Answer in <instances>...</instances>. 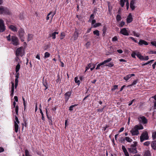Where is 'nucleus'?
I'll return each instance as SVG.
<instances>
[{
  "mask_svg": "<svg viewBox=\"0 0 156 156\" xmlns=\"http://www.w3.org/2000/svg\"><path fill=\"white\" fill-rule=\"evenodd\" d=\"M144 127L142 125H135L133 128L130 131L132 136L137 135L139 133L138 130L142 129Z\"/></svg>",
  "mask_w": 156,
  "mask_h": 156,
  "instance_id": "1",
  "label": "nucleus"
},
{
  "mask_svg": "<svg viewBox=\"0 0 156 156\" xmlns=\"http://www.w3.org/2000/svg\"><path fill=\"white\" fill-rule=\"evenodd\" d=\"M10 12L9 10L6 7L0 6V14L10 15Z\"/></svg>",
  "mask_w": 156,
  "mask_h": 156,
  "instance_id": "2",
  "label": "nucleus"
},
{
  "mask_svg": "<svg viewBox=\"0 0 156 156\" xmlns=\"http://www.w3.org/2000/svg\"><path fill=\"white\" fill-rule=\"evenodd\" d=\"M148 139L149 136L147 131L143 132L140 136V140L141 142H143L144 140H147Z\"/></svg>",
  "mask_w": 156,
  "mask_h": 156,
  "instance_id": "3",
  "label": "nucleus"
},
{
  "mask_svg": "<svg viewBox=\"0 0 156 156\" xmlns=\"http://www.w3.org/2000/svg\"><path fill=\"white\" fill-rule=\"evenodd\" d=\"M18 33L19 36L20 38L21 41H23L24 40V35L25 34L24 30L22 28H21L18 31Z\"/></svg>",
  "mask_w": 156,
  "mask_h": 156,
  "instance_id": "4",
  "label": "nucleus"
},
{
  "mask_svg": "<svg viewBox=\"0 0 156 156\" xmlns=\"http://www.w3.org/2000/svg\"><path fill=\"white\" fill-rule=\"evenodd\" d=\"M24 51L22 47L19 48L16 50V56H22L24 55Z\"/></svg>",
  "mask_w": 156,
  "mask_h": 156,
  "instance_id": "5",
  "label": "nucleus"
},
{
  "mask_svg": "<svg viewBox=\"0 0 156 156\" xmlns=\"http://www.w3.org/2000/svg\"><path fill=\"white\" fill-rule=\"evenodd\" d=\"M12 43L15 46L19 44L18 38L14 36H12L11 37Z\"/></svg>",
  "mask_w": 156,
  "mask_h": 156,
  "instance_id": "6",
  "label": "nucleus"
},
{
  "mask_svg": "<svg viewBox=\"0 0 156 156\" xmlns=\"http://www.w3.org/2000/svg\"><path fill=\"white\" fill-rule=\"evenodd\" d=\"M5 30V26L3 20L0 19V32H4Z\"/></svg>",
  "mask_w": 156,
  "mask_h": 156,
  "instance_id": "7",
  "label": "nucleus"
},
{
  "mask_svg": "<svg viewBox=\"0 0 156 156\" xmlns=\"http://www.w3.org/2000/svg\"><path fill=\"white\" fill-rule=\"evenodd\" d=\"M138 119L140 122L142 123L143 124H146L147 122V119L144 116L138 117Z\"/></svg>",
  "mask_w": 156,
  "mask_h": 156,
  "instance_id": "8",
  "label": "nucleus"
},
{
  "mask_svg": "<svg viewBox=\"0 0 156 156\" xmlns=\"http://www.w3.org/2000/svg\"><path fill=\"white\" fill-rule=\"evenodd\" d=\"M71 93L69 91L67 92L65 94V100L66 102H67L71 96Z\"/></svg>",
  "mask_w": 156,
  "mask_h": 156,
  "instance_id": "9",
  "label": "nucleus"
},
{
  "mask_svg": "<svg viewBox=\"0 0 156 156\" xmlns=\"http://www.w3.org/2000/svg\"><path fill=\"white\" fill-rule=\"evenodd\" d=\"M120 33L125 36H128L129 33L126 28H123L120 31Z\"/></svg>",
  "mask_w": 156,
  "mask_h": 156,
  "instance_id": "10",
  "label": "nucleus"
},
{
  "mask_svg": "<svg viewBox=\"0 0 156 156\" xmlns=\"http://www.w3.org/2000/svg\"><path fill=\"white\" fill-rule=\"evenodd\" d=\"M128 150L130 153L133 154L136 153L137 152L136 148H128Z\"/></svg>",
  "mask_w": 156,
  "mask_h": 156,
  "instance_id": "11",
  "label": "nucleus"
},
{
  "mask_svg": "<svg viewBox=\"0 0 156 156\" xmlns=\"http://www.w3.org/2000/svg\"><path fill=\"white\" fill-rule=\"evenodd\" d=\"M138 44L140 45H142L143 44L147 45L148 44V43L147 41L144 40H140L139 41Z\"/></svg>",
  "mask_w": 156,
  "mask_h": 156,
  "instance_id": "12",
  "label": "nucleus"
},
{
  "mask_svg": "<svg viewBox=\"0 0 156 156\" xmlns=\"http://www.w3.org/2000/svg\"><path fill=\"white\" fill-rule=\"evenodd\" d=\"M133 20V18L131 14H129L127 18V23H130Z\"/></svg>",
  "mask_w": 156,
  "mask_h": 156,
  "instance_id": "13",
  "label": "nucleus"
},
{
  "mask_svg": "<svg viewBox=\"0 0 156 156\" xmlns=\"http://www.w3.org/2000/svg\"><path fill=\"white\" fill-rule=\"evenodd\" d=\"M135 2L134 0H132L130 3V8H131L132 10L134 9L135 7L134 5Z\"/></svg>",
  "mask_w": 156,
  "mask_h": 156,
  "instance_id": "14",
  "label": "nucleus"
},
{
  "mask_svg": "<svg viewBox=\"0 0 156 156\" xmlns=\"http://www.w3.org/2000/svg\"><path fill=\"white\" fill-rule=\"evenodd\" d=\"M9 28L10 29L14 32H16L17 30L16 27L12 25L9 26Z\"/></svg>",
  "mask_w": 156,
  "mask_h": 156,
  "instance_id": "15",
  "label": "nucleus"
},
{
  "mask_svg": "<svg viewBox=\"0 0 156 156\" xmlns=\"http://www.w3.org/2000/svg\"><path fill=\"white\" fill-rule=\"evenodd\" d=\"M78 35L79 33L76 30L74 32V34L73 35L74 40L75 41L77 39L78 37Z\"/></svg>",
  "mask_w": 156,
  "mask_h": 156,
  "instance_id": "16",
  "label": "nucleus"
},
{
  "mask_svg": "<svg viewBox=\"0 0 156 156\" xmlns=\"http://www.w3.org/2000/svg\"><path fill=\"white\" fill-rule=\"evenodd\" d=\"M12 83V87H11V93L10 94V95L12 97L13 95V93L14 92V83L13 82H11Z\"/></svg>",
  "mask_w": 156,
  "mask_h": 156,
  "instance_id": "17",
  "label": "nucleus"
},
{
  "mask_svg": "<svg viewBox=\"0 0 156 156\" xmlns=\"http://www.w3.org/2000/svg\"><path fill=\"white\" fill-rule=\"evenodd\" d=\"M14 127L15 132L17 133L19 129V126L16 122H14Z\"/></svg>",
  "mask_w": 156,
  "mask_h": 156,
  "instance_id": "18",
  "label": "nucleus"
},
{
  "mask_svg": "<svg viewBox=\"0 0 156 156\" xmlns=\"http://www.w3.org/2000/svg\"><path fill=\"white\" fill-rule=\"evenodd\" d=\"M151 146L153 149L156 150V141L155 140L152 142Z\"/></svg>",
  "mask_w": 156,
  "mask_h": 156,
  "instance_id": "19",
  "label": "nucleus"
},
{
  "mask_svg": "<svg viewBox=\"0 0 156 156\" xmlns=\"http://www.w3.org/2000/svg\"><path fill=\"white\" fill-rule=\"evenodd\" d=\"M143 156H151L150 151L148 150L145 151Z\"/></svg>",
  "mask_w": 156,
  "mask_h": 156,
  "instance_id": "20",
  "label": "nucleus"
},
{
  "mask_svg": "<svg viewBox=\"0 0 156 156\" xmlns=\"http://www.w3.org/2000/svg\"><path fill=\"white\" fill-rule=\"evenodd\" d=\"M136 56L141 60H144V57L142 55H141V54H140L139 52H138L137 53V54H136Z\"/></svg>",
  "mask_w": 156,
  "mask_h": 156,
  "instance_id": "21",
  "label": "nucleus"
},
{
  "mask_svg": "<svg viewBox=\"0 0 156 156\" xmlns=\"http://www.w3.org/2000/svg\"><path fill=\"white\" fill-rule=\"evenodd\" d=\"M46 112L47 113V116L48 119L49 120V123L50 125H52V121L51 119V117H49L47 115V108H46Z\"/></svg>",
  "mask_w": 156,
  "mask_h": 156,
  "instance_id": "22",
  "label": "nucleus"
},
{
  "mask_svg": "<svg viewBox=\"0 0 156 156\" xmlns=\"http://www.w3.org/2000/svg\"><path fill=\"white\" fill-rule=\"evenodd\" d=\"M20 67V65L19 63L16 66V72L17 73L19 72Z\"/></svg>",
  "mask_w": 156,
  "mask_h": 156,
  "instance_id": "23",
  "label": "nucleus"
},
{
  "mask_svg": "<svg viewBox=\"0 0 156 156\" xmlns=\"http://www.w3.org/2000/svg\"><path fill=\"white\" fill-rule=\"evenodd\" d=\"M43 85L45 87V90H46L48 88V85L46 82V80H44V79H43Z\"/></svg>",
  "mask_w": 156,
  "mask_h": 156,
  "instance_id": "24",
  "label": "nucleus"
},
{
  "mask_svg": "<svg viewBox=\"0 0 156 156\" xmlns=\"http://www.w3.org/2000/svg\"><path fill=\"white\" fill-rule=\"evenodd\" d=\"M104 65L103 63L102 62H101L97 66V67L96 68V69H100V67H101V68L103 67L102 66Z\"/></svg>",
  "mask_w": 156,
  "mask_h": 156,
  "instance_id": "25",
  "label": "nucleus"
},
{
  "mask_svg": "<svg viewBox=\"0 0 156 156\" xmlns=\"http://www.w3.org/2000/svg\"><path fill=\"white\" fill-rule=\"evenodd\" d=\"M112 60V58H108L107 59L104 61V62H102V63H103V64L104 65L106 63L110 62Z\"/></svg>",
  "mask_w": 156,
  "mask_h": 156,
  "instance_id": "26",
  "label": "nucleus"
},
{
  "mask_svg": "<svg viewBox=\"0 0 156 156\" xmlns=\"http://www.w3.org/2000/svg\"><path fill=\"white\" fill-rule=\"evenodd\" d=\"M137 80H135L131 84L128 85L127 86V87H129L130 86H132L134 85H135L136 84V83H137Z\"/></svg>",
  "mask_w": 156,
  "mask_h": 156,
  "instance_id": "27",
  "label": "nucleus"
},
{
  "mask_svg": "<svg viewBox=\"0 0 156 156\" xmlns=\"http://www.w3.org/2000/svg\"><path fill=\"white\" fill-rule=\"evenodd\" d=\"M58 32H55L52 34L50 36V37H52L53 39H55V38L56 34H58Z\"/></svg>",
  "mask_w": 156,
  "mask_h": 156,
  "instance_id": "28",
  "label": "nucleus"
},
{
  "mask_svg": "<svg viewBox=\"0 0 156 156\" xmlns=\"http://www.w3.org/2000/svg\"><path fill=\"white\" fill-rule=\"evenodd\" d=\"M133 143H134L133 144H131V146H130L131 147L130 148H136V147L137 146V142H134Z\"/></svg>",
  "mask_w": 156,
  "mask_h": 156,
  "instance_id": "29",
  "label": "nucleus"
},
{
  "mask_svg": "<svg viewBox=\"0 0 156 156\" xmlns=\"http://www.w3.org/2000/svg\"><path fill=\"white\" fill-rule=\"evenodd\" d=\"M75 82L76 83H77L78 85L80 83V81L79 80H78V78L77 77H76L75 78Z\"/></svg>",
  "mask_w": 156,
  "mask_h": 156,
  "instance_id": "30",
  "label": "nucleus"
},
{
  "mask_svg": "<svg viewBox=\"0 0 156 156\" xmlns=\"http://www.w3.org/2000/svg\"><path fill=\"white\" fill-rule=\"evenodd\" d=\"M93 66H95V65H94V64H93L92 63H91L89 64L88 65V66H87L86 67V71L87 70V69H89V68L93 67Z\"/></svg>",
  "mask_w": 156,
  "mask_h": 156,
  "instance_id": "31",
  "label": "nucleus"
},
{
  "mask_svg": "<svg viewBox=\"0 0 156 156\" xmlns=\"http://www.w3.org/2000/svg\"><path fill=\"white\" fill-rule=\"evenodd\" d=\"M125 139L128 142H129V143L133 141V140L131 139H130L129 137H126L125 138Z\"/></svg>",
  "mask_w": 156,
  "mask_h": 156,
  "instance_id": "32",
  "label": "nucleus"
},
{
  "mask_svg": "<svg viewBox=\"0 0 156 156\" xmlns=\"http://www.w3.org/2000/svg\"><path fill=\"white\" fill-rule=\"evenodd\" d=\"M126 2V0H120V5L122 7H123L124 5L125 2Z\"/></svg>",
  "mask_w": 156,
  "mask_h": 156,
  "instance_id": "33",
  "label": "nucleus"
},
{
  "mask_svg": "<svg viewBox=\"0 0 156 156\" xmlns=\"http://www.w3.org/2000/svg\"><path fill=\"white\" fill-rule=\"evenodd\" d=\"M33 35L31 34H28L27 37V40L28 41H30L32 38Z\"/></svg>",
  "mask_w": 156,
  "mask_h": 156,
  "instance_id": "34",
  "label": "nucleus"
},
{
  "mask_svg": "<svg viewBox=\"0 0 156 156\" xmlns=\"http://www.w3.org/2000/svg\"><path fill=\"white\" fill-rule=\"evenodd\" d=\"M93 34L94 35H95L97 36L99 35V32L98 30H96L93 31Z\"/></svg>",
  "mask_w": 156,
  "mask_h": 156,
  "instance_id": "35",
  "label": "nucleus"
},
{
  "mask_svg": "<svg viewBox=\"0 0 156 156\" xmlns=\"http://www.w3.org/2000/svg\"><path fill=\"white\" fill-rule=\"evenodd\" d=\"M25 151L26 156H32L30 154L29 152L27 150H25Z\"/></svg>",
  "mask_w": 156,
  "mask_h": 156,
  "instance_id": "36",
  "label": "nucleus"
},
{
  "mask_svg": "<svg viewBox=\"0 0 156 156\" xmlns=\"http://www.w3.org/2000/svg\"><path fill=\"white\" fill-rule=\"evenodd\" d=\"M125 140V138L123 137L122 136L119 139V142L122 143L124 142Z\"/></svg>",
  "mask_w": 156,
  "mask_h": 156,
  "instance_id": "37",
  "label": "nucleus"
},
{
  "mask_svg": "<svg viewBox=\"0 0 156 156\" xmlns=\"http://www.w3.org/2000/svg\"><path fill=\"white\" fill-rule=\"evenodd\" d=\"M130 76L129 74L127 75L126 76H124L123 79L126 81L128 80L130 78Z\"/></svg>",
  "mask_w": 156,
  "mask_h": 156,
  "instance_id": "38",
  "label": "nucleus"
},
{
  "mask_svg": "<svg viewBox=\"0 0 156 156\" xmlns=\"http://www.w3.org/2000/svg\"><path fill=\"white\" fill-rule=\"evenodd\" d=\"M78 105L77 104H75L73 105H72L69 108V110L70 111H72L73 110V107H75V106H77Z\"/></svg>",
  "mask_w": 156,
  "mask_h": 156,
  "instance_id": "39",
  "label": "nucleus"
},
{
  "mask_svg": "<svg viewBox=\"0 0 156 156\" xmlns=\"http://www.w3.org/2000/svg\"><path fill=\"white\" fill-rule=\"evenodd\" d=\"M65 33L64 32H62L61 33L60 38L61 40L63 39L65 37Z\"/></svg>",
  "mask_w": 156,
  "mask_h": 156,
  "instance_id": "40",
  "label": "nucleus"
},
{
  "mask_svg": "<svg viewBox=\"0 0 156 156\" xmlns=\"http://www.w3.org/2000/svg\"><path fill=\"white\" fill-rule=\"evenodd\" d=\"M18 79L16 78L15 79V88H16L18 85Z\"/></svg>",
  "mask_w": 156,
  "mask_h": 156,
  "instance_id": "41",
  "label": "nucleus"
},
{
  "mask_svg": "<svg viewBox=\"0 0 156 156\" xmlns=\"http://www.w3.org/2000/svg\"><path fill=\"white\" fill-rule=\"evenodd\" d=\"M40 112L41 114V115H42V118H41L43 120H44L45 119H44V114L42 112V110L40 108Z\"/></svg>",
  "mask_w": 156,
  "mask_h": 156,
  "instance_id": "42",
  "label": "nucleus"
},
{
  "mask_svg": "<svg viewBox=\"0 0 156 156\" xmlns=\"http://www.w3.org/2000/svg\"><path fill=\"white\" fill-rule=\"evenodd\" d=\"M114 65L113 62H111L105 65L106 66H109V67H112L114 66Z\"/></svg>",
  "mask_w": 156,
  "mask_h": 156,
  "instance_id": "43",
  "label": "nucleus"
},
{
  "mask_svg": "<svg viewBox=\"0 0 156 156\" xmlns=\"http://www.w3.org/2000/svg\"><path fill=\"white\" fill-rule=\"evenodd\" d=\"M133 35L134 36H135L137 37H140V34L139 33H136L135 31H133Z\"/></svg>",
  "mask_w": 156,
  "mask_h": 156,
  "instance_id": "44",
  "label": "nucleus"
},
{
  "mask_svg": "<svg viewBox=\"0 0 156 156\" xmlns=\"http://www.w3.org/2000/svg\"><path fill=\"white\" fill-rule=\"evenodd\" d=\"M50 56V54L48 52H46L44 53V57L47 58L49 57Z\"/></svg>",
  "mask_w": 156,
  "mask_h": 156,
  "instance_id": "45",
  "label": "nucleus"
},
{
  "mask_svg": "<svg viewBox=\"0 0 156 156\" xmlns=\"http://www.w3.org/2000/svg\"><path fill=\"white\" fill-rule=\"evenodd\" d=\"M154 61V60H152L150 61H149L145 63H144V64H143L142 66H144V65H147L150 63L151 62H152Z\"/></svg>",
  "mask_w": 156,
  "mask_h": 156,
  "instance_id": "46",
  "label": "nucleus"
},
{
  "mask_svg": "<svg viewBox=\"0 0 156 156\" xmlns=\"http://www.w3.org/2000/svg\"><path fill=\"white\" fill-rule=\"evenodd\" d=\"M150 144V142L149 141H147L144 143V146H148Z\"/></svg>",
  "mask_w": 156,
  "mask_h": 156,
  "instance_id": "47",
  "label": "nucleus"
},
{
  "mask_svg": "<svg viewBox=\"0 0 156 156\" xmlns=\"http://www.w3.org/2000/svg\"><path fill=\"white\" fill-rule=\"evenodd\" d=\"M101 25V23H96L93 26V27L94 28L96 27Z\"/></svg>",
  "mask_w": 156,
  "mask_h": 156,
  "instance_id": "48",
  "label": "nucleus"
},
{
  "mask_svg": "<svg viewBox=\"0 0 156 156\" xmlns=\"http://www.w3.org/2000/svg\"><path fill=\"white\" fill-rule=\"evenodd\" d=\"M116 20L118 21H119L121 20V17L120 15H117L116 16Z\"/></svg>",
  "mask_w": 156,
  "mask_h": 156,
  "instance_id": "49",
  "label": "nucleus"
},
{
  "mask_svg": "<svg viewBox=\"0 0 156 156\" xmlns=\"http://www.w3.org/2000/svg\"><path fill=\"white\" fill-rule=\"evenodd\" d=\"M18 110H19L18 106L17 105L16 106V107H15V111H16V113L17 115H18Z\"/></svg>",
  "mask_w": 156,
  "mask_h": 156,
  "instance_id": "50",
  "label": "nucleus"
},
{
  "mask_svg": "<svg viewBox=\"0 0 156 156\" xmlns=\"http://www.w3.org/2000/svg\"><path fill=\"white\" fill-rule=\"evenodd\" d=\"M152 136L153 139H156V132L153 133Z\"/></svg>",
  "mask_w": 156,
  "mask_h": 156,
  "instance_id": "51",
  "label": "nucleus"
},
{
  "mask_svg": "<svg viewBox=\"0 0 156 156\" xmlns=\"http://www.w3.org/2000/svg\"><path fill=\"white\" fill-rule=\"evenodd\" d=\"M125 24V23L124 22L122 21L121 23L119 24V27H122Z\"/></svg>",
  "mask_w": 156,
  "mask_h": 156,
  "instance_id": "52",
  "label": "nucleus"
},
{
  "mask_svg": "<svg viewBox=\"0 0 156 156\" xmlns=\"http://www.w3.org/2000/svg\"><path fill=\"white\" fill-rule=\"evenodd\" d=\"M129 38H130L132 39V40L134 41L135 43H137L138 42L133 37H129Z\"/></svg>",
  "mask_w": 156,
  "mask_h": 156,
  "instance_id": "53",
  "label": "nucleus"
},
{
  "mask_svg": "<svg viewBox=\"0 0 156 156\" xmlns=\"http://www.w3.org/2000/svg\"><path fill=\"white\" fill-rule=\"evenodd\" d=\"M149 54H156V51H151L148 52Z\"/></svg>",
  "mask_w": 156,
  "mask_h": 156,
  "instance_id": "54",
  "label": "nucleus"
},
{
  "mask_svg": "<svg viewBox=\"0 0 156 156\" xmlns=\"http://www.w3.org/2000/svg\"><path fill=\"white\" fill-rule=\"evenodd\" d=\"M52 13V12H50L47 15V17H46V20H48L49 19V16H50Z\"/></svg>",
  "mask_w": 156,
  "mask_h": 156,
  "instance_id": "55",
  "label": "nucleus"
},
{
  "mask_svg": "<svg viewBox=\"0 0 156 156\" xmlns=\"http://www.w3.org/2000/svg\"><path fill=\"white\" fill-rule=\"evenodd\" d=\"M90 44V42H88L86 43L85 45L86 47L88 48Z\"/></svg>",
  "mask_w": 156,
  "mask_h": 156,
  "instance_id": "56",
  "label": "nucleus"
},
{
  "mask_svg": "<svg viewBox=\"0 0 156 156\" xmlns=\"http://www.w3.org/2000/svg\"><path fill=\"white\" fill-rule=\"evenodd\" d=\"M137 53H136L135 52H133L131 54V56L133 58H136V55Z\"/></svg>",
  "mask_w": 156,
  "mask_h": 156,
  "instance_id": "57",
  "label": "nucleus"
},
{
  "mask_svg": "<svg viewBox=\"0 0 156 156\" xmlns=\"http://www.w3.org/2000/svg\"><path fill=\"white\" fill-rule=\"evenodd\" d=\"M113 87H114V88L112 89V91H114L115 89H117V88H118V85H115Z\"/></svg>",
  "mask_w": 156,
  "mask_h": 156,
  "instance_id": "58",
  "label": "nucleus"
},
{
  "mask_svg": "<svg viewBox=\"0 0 156 156\" xmlns=\"http://www.w3.org/2000/svg\"><path fill=\"white\" fill-rule=\"evenodd\" d=\"M117 40L118 38L116 36H115L112 38V40L113 41H117Z\"/></svg>",
  "mask_w": 156,
  "mask_h": 156,
  "instance_id": "59",
  "label": "nucleus"
},
{
  "mask_svg": "<svg viewBox=\"0 0 156 156\" xmlns=\"http://www.w3.org/2000/svg\"><path fill=\"white\" fill-rule=\"evenodd\" d=\"M126 9L128 10L129 7V3L128 0L126 1Z\"/></svg>",
  "mask_w": 156,
  "mask_h": 156,
  "instance_id": "60",
  "label": "nucleus"
},
{
  "mask_svg": "<svg viewBox=\"0 0 156 156\" xmlns=\"http://www.w3.org/2000/svg\"><path fill=\"white\" fill-rule=\"evenodd\" d=\"M15 120H16V122L18 124H19L20 123V122L19 121V120H18V117L16 116L15 117Z\"/></svg>",
  "mask_w": 156,
  "mask_h": 156,
  "instance_id": "61",
  "label": "nucleus"
},
{
  "mask_svg": "<svg viewBox=\"0 0 156 156\" xmlns=\"http://www.w3.org/2000/svg\"><path fill=\"white\" fill-rule=\"evenodd\" d=\"M19 75L20 74L18 72L16 73V74L15 76L16 78L18 79L19 77Z\"/></svg>",
  "mask_w": 156,
  "mask_h": 156,
  "instance_id": "62",
  "label": "nucleus"
},
{
  "mask_svg": "<svg viewBox=\"0 0 156 156\" xmlns=\"http://www.w3.org/2000/svg\"><path fill=\"white\" fill-rule=\"evenodd\" d=\"M6 38L8 41H11L10 35L9 34L8 36L6 37Z\"/></svg>",
  "mask_w": 156,
  "mask_h": 156,
  "instance_id": "63",
  "label": "nucleus"
},
{
  "mask_svg": "<svg viewBox=\"0 0 156 156\" xmlns=\"http://www.w3.org/2000/svg\"><path fill=\"white\" fill-rule=\"evenodd\" d=\"M151 43L153 45L156 47V41L151 42Z\"/></svg>",
  "mask_w": 156,
  "mask_h": 156,
  "instance_id": "64",
  "label": "nucleus"
}]
</instances>
